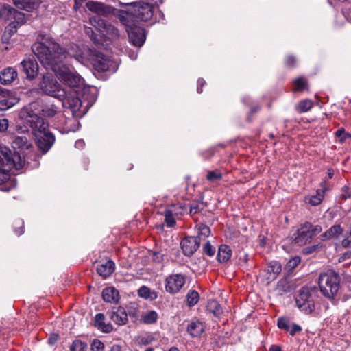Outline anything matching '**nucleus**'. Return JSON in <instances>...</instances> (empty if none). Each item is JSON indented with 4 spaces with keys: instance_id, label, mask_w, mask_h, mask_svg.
Instances as JSON below:
<instances>
[{
    "instance_id": "61",
    "label": "nucleus",
    "mask_w": 351,
    "mask_h": 351,
    "mask_svg": "<svg viewBox=\"0 0 351 351\" xmlns=\"http://www.w3.org/2000/svg\"><path fill=\"white\" fill-rule=\"evenodd\" d=\"M185 208V210L184 208L183 210L180 209V208H177V212H182V215L187 210V208L186 207L185 205H183Z\"/></svg>"
},
{
    "instance_id": "41",
    "label": "nucleus",
    "mask_w": 351,
    "mask_h": 351,
    "mask_svg": "<svg viewBox=\"0 0 351 351\" xmlns=\"http://www.w3.org/2000/svg\"><path fill=\"white\" fill-rule=\"evenodd\" d=\"M324 191H325V189H324V188L322 189H318L317 191L316 195H314L311 197V199L309 200V203L313 206L319 205L322 202V201L324 198Z\"/></svg>"
},
{
    "instance_id": "47",
    "label": "nucleus",
    "mask_w": 351,
    "mask_h": 351,
    "mask_svg": "<svg viewBox=\"0 0 351 351\" xmlns=\"http://www.w3.org/2000/svg\"><path fill=\"white\" fill-rule=\"evenodd\" d=\"M300 263V258L299 256H295L289 260V261L287 263L286 267L289 271H291L297 267Z\"/></svg>"
},
{
    "instance_id": "11",
    "label": "nucleus",
    "mask_w": 351,
    "mask_h": 351,
    "mask_svg": "<svg viewBox=\"0 0 351 351\" xmlns=\"http://www.w3.org/2000/svg\"><path fill=\"white\" fill-rule=\"evenodd\" d=\"M180 245L184 254L187 256H190L197 251L200 243L198 239L194 237H189L182 239Z\"/></svg>"
},
{
    "instance_id": "27",
    "label": "nucleus",
    "mask_w": 351,
    "mask_h": 351,
    "mask_svg": "<svg viewBox=\"0 0 351 351\" xmlns=\"http://www.w3.org/2000/svg\"><path fill=\"white\" fill-rule=\"evenodd\" d=\"M105 316L103 313H98L95 317V326L104 332H110L113 328L110 324H105Z\"/></svg>"
},
{
    "instance_id": "59",
    "label": "nucleus",
    "mask_w": 351,
    "mask_h": 351,
    "mask_svg": "<svg viewBox=\"0 0 351 351\" xmlns=\"http://www.w3.org/2000/svg\"><path fill=\"white\" fill-rule=\"evenodd\" d=\"M269 351H282L281 348L277 345H272L270 348Z\"/></svg>"
},
{
    "instance_id": "57",
    "label": "nucleus",
    "mask_w": 351,
    "mask_h": 351,
    "mask_svg": "<svg viewBox=\"0 0 351 351\" xmlns=\"http://www.w3.org/2000/svg\"><path fill=\"white\" fill-rule=\"evenodd\" d=\"M11 94V93L0 86V95L3 96V97H6L7 96H9Z\"/></svg>"
},
{
    "instance_id": "21",
    "label": "nucleus",
    "mask_w": 351,
    "mask_h": 351,
    "mask_svg": "<svg viewBox=\"0 0 351 351\" xmlns=\"http://www.w3.org/2000/svg\"><path fill=\"white\" fill-rule=\"evenodd\" d=\"M86 5L90 11L101 15L110 13L112 10L111 7L95 1H88L86 3Z\"/></svg>"
},
{
    "instance_id": "33",
    "label": "nucleus",
    "mask_w": 351,
    "mask_h": 351,
    "mask_svg": "<svg viewBox=\"0 0 351 351\" xmlns=\"http://www.w3.org/2000/svg\"><path fill=\"white\" fill-rule=\"evenodd\" d=\"M12 3L20 10L30 11L33 8V0H12Z\"/></svg>"
},
{
    "instance_id": "16",
    "label": "nucleus",
    "mask_w": 351,
    "mask_h": 351,
    "mask_svg": "<svg viewBox=\"0 0 351 351\" xmlns=\"http://www.w3.org/2000/svg\"><path fill=\"white\" fill-rule=\"evenodd\" d=\"M110 317L111 320L119 326L124 325L128 322V314L126 311L121 306L113 308L110 312Z\"/></svg>"
},
{
    "instance_id": "9",
    "label": "nucleus",
    "mask_w": 351,
    "mask_h": 351,
    "mask_svg": "<svg viewBox=\"0 0 351 351\" xmlns=\"http://www.w3.org/2000/svg\"><path fill=\"white\" fill-rule=\"evenodd\" d=\"M97 28L109 40H116L119 36L118 29L104 20L99 19L97 21Z\"/></svg>"
},
{
    "instance_id": "24",
    "label": "nucleus",
    "mask_w": 351,
    "mask_h": 351,
    "mask_svg": "<svg viewBox=\"0 0 351 351\" xmlns=\"http://www.w3.org/2000/svg\"><path fill=\"white\" fill-rule=\"evenodd\" d=\"M102 297L106 302L117 303L119 300V293L114 287H107L103 290Z\"/></svg>"
},
{
    "instance_id": "42",
    "label": "nucleus",
    "mask_w": 351,
    "mask_h": 351,
    "mask_svg": "<svg viewBox=\"0 0 351 351\" xmlns=\"http://www.w3.org/2000/svg\"><path fill=\"white\" fill-rule=\"evenodd\" d=\"M87 348V344L80 340H75L72 343L70 350L71 351H85Z\"/></svg>"
},
{
    "instance_id": "1",
    "label": "nucleus",
    "mask_w": 351,
    "mask_h": 351,
    "mask_svg": "<svg viewBox=\"0 0 351 351\" xmlns=\"http://www.w3.org/2000/svg\"><path fill=\"white\" fill-rule=\"evenodd\" d=\"M32 51L41 64L47 69H51L61 82L70 87L81 85L82 79L80 75L61 64L66 58L68 51L50 36L39 34L37 41L32 45Z\"/></svg>"
},
{
    "instance_id": "38",
    "label": "nucleus",
    "mask_w": 351,
    "mask_h": 351,
    "mask_svg": "<svg viewBox=\"0 0 351 351\" xmlns=\"http://www.w3.org/2000/svg\"><path fill=\"white\" fill-rule=\"evenodd\" d=\"M18 101L19 99L15 97H12L10 94L9 96H7L6 97H5V99L0 101V106H2L0 108L1 109L11 108L12 106L17 104Z\"/></svg>"
},
{
    "instance_id": "10",
    "label": "nucleus",
    "mask_w": 351,
    "mask_h": 351,
    "mask_svg": "<svg viewBox=\"0 0 351 351\" xmlns=\"http://www.w3.org/2000/svg\"><path fill=\"white\" fill-rule=\"evenodd\" d=\"M127 32L131 43L137 47H141L143 45L145 40V34L144 29L135 25L127 29Z\"/></svg>"
},
{
    "instance_id": "17",
    "label": "nucleus",
    "mask_w": 351,
    "mask_h": 351,
    "mask_svg": "<svg viewBox=\"0 0 351 351\" xmlns=\"http://www.w3.org/2000/svg\"><path fill=\"white\" fill-rule=\"evenodd\" d=\"M18 77L17 71L13 67H7L0 72V82L3 85L11 84Z\"/></svg>"
},
{
    "instance_id": "43",
    "label": "nucleus",
    "mask_w": 351,
    "mask_h": 351,
    "mask_svg": "<svg viewBox=\"0 0 351 351\" xmlns=\"http://www.w3.org/2000/svg\"><path fill=\"white\" fill-rule=\"evenodd\" d=\"M335 136L339 138L341 143H343L347 139L351 138V134L346 132L343 128L337 130L335 132Z\"/></svg>"
},
{
    "instance_id": "26",
    "label": "nucleus",
    "mask_w": 351,
    "mask_h": 351,
    "mask_svg": "<svg viewBox=\"0 0 351 351\" xmlns=\"http://www.w3.org/2000/svg\"><path fill=\"white\" fill-rule=\"evenodd\" d=\"M14 149H29L32 147V143L25 136H15L12 141Z\"/></svg>"
},
{
    "instance_id": "45",
    "label": "nucleus",
    "mask_w": 351,
    "mask_h": 351,
    "mask_svg": "<svg viewBox=\"0 0 351 351\" xmlns=\"http://www.w3.org/2000/svg\"><path fill=\"white\" fill-rule=\"evenodd\" d=\"M277 326L279 328L287 331L291 326L289 319L285 317H279L277 320Z\"/></svg>"
},
{
    "instance_id": "8",
    "label": "nucleus",
    "mask_w": 351,
    "mask_h": 351,
    "mask_svg": "<svg viewBox=\"0 0 351 351\" xmlns=\"http://www.w3.org/2000/svg\"><path fill=\"white\" fill-rule=\"evenodd\" d=\"M166 291L170 293H178L185 283V278L181 274L169 276L165 280Z\"/></svg>"
},
{
    "instance_id": "62",
    "label": "nucleus",
    "mask_w": 351,
    "mask_h": 351,
    "mask_svg": "<svg viewBox=\"0 0 351 351\" xmlns=\"http://www.w3.org/2000/svg\"><path fill=\"white\" fill-rule=\"evenodd\" d=\"M98 69L101 71H105L107 69V66L105 64H101V66H99Z\"/></svg>"
},
{
    "instance_id": "39",
    "label": "nucleus",
    "mask_w": 351,
    "mask_h": 351,
    "mask_svg": "<svg viewBox=\"0 0 351 351\" xmlns=\"http://www.w3.org/2000/svg\"><path fill=\"white\" fill-rule=\"evenodd\" d=\"M158 319V314L154 311H149L145 313L142 315V320L143 323L151 324L154 323Z\"/></svg>"
},
{
    "instance_id": "2",
    "label": "nucleus",
    "mask_w": 351,
    "mask_h": 351,
    "mask_svg": "<svg viewBox=\"0 0 351 351\" xmlns=\"http://www.w3.org/2000/svg\"><path fill=\"white\" fill-rule=\"evenodd\" d=\"M38 87L43 94L61 101L62 106L70 109L73 114L78 111L82 106V101L77 93L73 90H68L62 88L51 74L43 75Z\"/></svg>"
},
{
    "instance_id": "23",
    "label": "nucleus",
    "mask_w": 351,
    "mask_h": 351,
    "mask_svg": "<svg viewBox=\"0 0 351 351\" xmlns=\"http://www.w3.org/2000/svg\"><path fill=\"white\" fill-rule=\"evenodd\" d=\"M205 329V324L199 320L192 321L187 326V332L193 337H199Z\"/></svg>"
},
{
    "instance_id": "56",
    "label": "nucleus",
    "mask_w": 351,
    "mask_h": 351,
    "mask_svg": "<svg viewBox=\"0 0 351 351\" xmlns=\"http://www.w3.org/2000/svg\"><path fill=\"white\" fill-rule=\"evenodd\" d=\"M351 258V251L346 252L340 258L339 261H343L346 259Z\"/></svg>"
},
{
    "instance_id": "58",
    "label": "nucleus",
    "mask_w": 351,
    "mask_h": 351,
    "mask_svg": "<svg viewBox=\"0 0 351 351\" xmlns=\"http://www.w3.org/2000/svg\"><path fill=\"white\" fill-rule=\"evenodd\" d=\"M84 142L83 140H77L75 144V146L77 148H82L84 147Z\"/></svg>"
},
{
    "instance_id": "51",
    "label": "nucleus",
    "mask_w": 351,
    "mask_h": 351,
    "mask_svg": "<svg viewBox=\"0 0 351 351\" xmlns=\"http://www.w3.org/2000/svg\"><path fill=\"white\" fill-rule=\"evenodd\" d=\"M202 209H203L202 204H201L199 203L193 204L190 206V210H189L190 211V214L191 215H193L200 212Z\"/></svg>"
},
{
    "instance_id": "54",
    "label": "nucleus",
    "mask_w": 351,
    "mask_h": 351,
    "mask_svg": "<svg viewBox=\"0 0 351 351\" xmlns=\"http://www.w3.org/2000/svg\"><path fill=\"white\" fill-rule=\"evenodd\" d=\"M84 30L85 33L92 40H93L94 42L98 41L91 27H85Z\"/></svg>"
},
{
    "instance_id": "44",
    "label": "nucleus",
    "mask_w": 351,
    "mask_h": 351,
    "mask_svg": "<svg viewBox=\"0 0 351 351\" xmlns=\"http://www.w3.org/2000/svg\"><path fill=\"white\" fill-rule=\"evenodd\" d=\"M222 178V174L221 173L216 169L214 171H208V173L206 175V179L209 180L210 182H215L220 180Z\"/></svg>"
},
{
    "instance_id": "48",
    "label": "nucleus",
    "mask_w": 351,
    "mask_h": 351,
    "mask_svg": "<svg viewBox=\"0 0 351 351\" xmlns=\"http://www.w3.org/2000/svg\"><path fill=\"white\" fill-rule=\"evenodd\" d=\"M104 344L99 339H94L91 343V350L93 351H103Z\"/></svg>"
},
{
    "instance_id": "36",
    "label": "nucleus",
    "mask_w": 351,
    "mask_h": 351,
    "mask_svg": "<svg viewBox=\"0 0 351 351\" xmlns=\"http://www.w3.org/2000/svg\"><path fill=\"white\" fill-rule=\"evenodd\" d=\"M207 309L215 316H219L222 313L221 306L217 302V301L215 300L208 301L207 304Z\"/></svg>"
},
{
    "instance_id": "3",
    "label": "nucleus",
    "mask_w": 351,
    "mask_h": 351,
    "mask_svg": "<svg viewBox=\"0 0 351 351\" xmlns=\"http://www.w3.org/2000/svg\"><path fill=\"white\" fill-rule=\"evenodd\" d=\"M19 117L32 128L38 147L46 153L55 141L54 136L49 131L48 123L35 114L31 106L23 108L19 113Z\"/></svg>"
},
{
    "instance_id": "13",
    "label": "nucleus",
    "mask_w": 351,
    "mask_h": 351,
    "mask_svg": "<svg viewBox=\"0 0 351 351\" xmlns=\"http://www.w3.org/2000/svg\"><path fill=\"white\" fill-rule=\"evenodd\" d=\"M65 49L68 51L67 56H73L80 62L88 59L90 51L89 49L85 47L80 48L75 45H72L70 48Z\"/></svg>"
},
{
    "instance_id": "28",
    "label": "nucleus",
    "mask_w": 351,
    "mask_h": 351,
    "mask_svg": "<svg viewBox=\"0 0 351 351\" xmlns=\"http://www.w3.org/2000/svg\"><path fill=\"white\" fill-rule=\"evenodd\" d=\"M231 255L232 251L228 245H222L219 247L217 259L220 263L227 262L230 258Z\"/></svg>"
},
{
    "instance_id": "53",
    "label": "nucleus",
    "mask_w": 351,
    "mask_h": 351,
    "mask_svg": "<svg viewBox=\"0 0 351 351\" xmlns=\"http://www.w3.org/2000/svg\"><path fill=\"white\" fill-rule=\"evenodd\" d=\"M9 121L7 119H0V132H4L8 130Z\"/></svg>"
},
{
    "instance_id": "6",
    "label": "nucleus",
    "mask_w": 351,
    "mask_h": 351,
    "mask_svg": "<svg viewBox=\"0 0 351 351\" xmlns=\"http://www.w3.org/2000/svg\"><path fill=\"white\" fill-rule=\"evenodd\" d=\"M296 305L305 314L311 313L315 308L312 299L311 290L308 287H302L296 298Z\"/></svg>"
},
{
    "instance_id": "32",
    "label": "nucleus",
    "mask_w": 351,
    "mask_h": 351,
    "mask_svg": "<svg viewBox=\"0 0 351 351\" xmlns=\"http://www.w3.org/2000/svg\"><path fill=\"white\" fill-rule=\"evenodd\" d=\"M10 155V149L6 146H0V168L8 167V157Z\"/></svg>"
},
{
    "instance_id": "64",
    "label": "nucleus",
    "mask_w": 351,
    "mask_h": 351,
    "mask_svg": "<svg viewBox=\"0 0 351 351\" xmlns=\"http://www.w3.org/2000/svg\"><path fill=\"white\" fill-rule=\"evenodd\" d=\"M169 351H179L177 348H171L169 350Z\"/></svg>"
},
{
    "instance_id": "18",
    "label": "nucleus",
    "mask_w": 351,
    "mask_h": 351,
    "mask_svg": "<svg viewBox=\"0 0 351 351\" xmlns=\"http://www.w3.org/2000/svg\"><path fill=\"white\" fill-rule=\"evenodd\" d=\"M97 274L103 278L110 276L114 270V263L113 261L108 260L99 262L96 268Z\"/></svg>"
},
{
    "instance_id": "55",
    "label": "nucleus",
    "mask_w": 351,
    "mask_h": 351,
    "mask_svg": "<svg viewBox=\"0 0 351 351\" xmlns=\"http://www.w3.org/2000/svg\"><path fill=\"white\" fill-rule=\"evenodd\" d=\"M295 63L296 60L294 57L290 56L286 58L285 64L287 66L293 67L295 66Z\"/></svg>"
},
{
    "instance_id": "30",
    "label": "nucleus",
    "mask_w": 351,
    "mask_h": 351,
    "mask_svg": "<svg viewBox=\"0 0 351 351\" xmlns=\"http://www.w3.org/2000/svg\"><path fill=\"white\" fill-rule=\"evenodd\" d=\"M18 27L14 23H9L5 28V31L1 36L3 43H8L11 37L17 32Z\"/></svg>"
},
{
    "instance_id": "63",
    "label": "nucleus",
    "mask_w": 351,
    "mask_h": 351,
    "mask_svg": "<svg viewBox=\"0 0 351 351\" xmlns=\"http://www.w3.org/2000/svg\"><path fill=\"white\" fill-rule=\"evenodd\" d=\"M56 340V338H54V339H53V338H52V337H50V338H49V342H50L51 343H53Z\"/></svg>"
},
{
    "instance_id": "60",
    "label": "nucleus",
    "mask_w": 351,
    "mask_h": 351,
    "mask_svg": "<svg viewBox=\"0 0 351 351\" xmlns=\"http://www.w3.org/2000/svg\"><path fill=\"white\" fill-rule=\"evenodd\" d=\"M110 351H121V347L119 345H113Z\"/></svg>"
},
{
    "instance_id": "52",
    "label": "nucleus",
    "mask_w": 351,
    "mask_h": 351,
    "mask_svg": "<svg viewBox=\"0 0 351 351\" xmlns=\"http://www.w3.org/2000/svg\"><path fill=\"white\" fill-rule=\"evenodd\" d=\"M302 330V327L296 324H293L291 326H289V330H287V332H289V334L291 336L295 335L296 333L300 332Z\"/></svg>"
},
{
    "instance_id": "40",
    "label": "nucleus",
    "mask_w": 351,
    "mask_h": 351,
    "mask_svg": "<svg viewBox=\"0 0 351 351\" xmlns=\"http://www.w3.org/2000/svg\"><path fill=\"white\" fill-rule=\"evenodd\" d=\"M199 299V293L196 291H190L186 295L187 304L189 306L195 305Z\"/></svg>"
},
{
    "instance_id": "5",
    "label": "nucleus",
    "mask_w": 351,
    "mask_h": 351,
    "mask_svg": "<svg viewBox=\"0 0 351 351\" xmlns=\"http://www.w3.org/2000/svg\"><path fill=\"white\" fill-rule=\"evenodd\" d=\"M322 230V228L320 226L305 222L300 225L297 231L293 234L291 239L298 245H304L310 243L312 239L319 234Z\"/></svg>"
},
{
    "instance_id": "25",
    "label": "nucleus",
    "mask_w": 351,
    "mask_h": 351,
    "mask_svg": "<svg viewBox=\"0 0 351 351\" xmlns=\"http://www.w3.org/2000/svg\"><path fill=\"white\" fill-rule=\"evenodd\" d=\"M264 271L267 274V280H274L276 278L278 274L280 273L281 265L277 261H271Z\"/></svg>"
},
{
    "instance_id": "34",
    "label": "nucleus",
    "mask_w": 351,
    "mask_h": 351,
    "mask_svg": "<svg viewBox=\"0 0 351 351\" xmlns=\"http://www.w3.org/2000/svg\"><path fill=\"white\" fill-rule=\"evenodd\" d=\"M210 234V230L207 226L204 224H199L197 226V236L194 237L198 239L199 243H200L201 241L205 240Z\"/></svg>"
},
{
    "instance_id": "31",
    "label": "nucleus",
    "mask_w": 351,
    "mask_h": 351,
    "mask_svg": "<svg viewBox=\"0 0 351 351\" xmlns=\"http://www.w3.org/2000/svg\"><path fill=\"white\" fill-rule=\"evenodd\" d=\"M313 106V101L306 99L301 100L295 106V110L298 113H304L309 111Z\"/></svg>"
},
{
    "instance_id": "49",
    "label": "nucleus",
    "mask_w": 351,
    "mask_h": 351,
    "mask_svg": "<svg viewBox=\"0 0 351 351\" xmlns=\"http://www.w3.org/2000/svg\"><path fill=\"white\" fill-rule=\"evenodd\" d=\"M341 246L344 248L351 247V230L346 233L345 237L341 241Z\"/></svg>"
},
{
    "instance_id": "37",
    "label": "nucleus",
    "mask_w": 351,
    "mask_h": 351,
    "mask_svg": "<svg viewBox=\"0 0 351 351\" xmlns=\"http://www.w3.org/2000/svg\"><path fill=\"white\" fill-rule=\"evenodd\" d=\"M294 88L293 91L302 92L308 89V83L302 77H298L293 81Z\"/></svg>"
},
{
    "instance_id": "46",
    "label": "nucleus",
    "mask_w": 351,
    "mask_h": 351,
    "mask_svg": "<svg viewBox=\"0 0 351 351\" xmlns=\"http://www.w3.org/2000/svg\"><path fill=\"white\" fill-rule=\"evenodd\" d=\"M43 114L47 117H53L57 112V108L53 106H46L43 110Z\"/></svg>"
},
{
    "instance_id": "19",
    "label": "nucleus",
    "mask_w": 351,
    "mask_h": 351,
    "mask_svg": "<svg viewBox=\"0 0 351 351\" xmlns=\"http://www.w3.org/2000/svg\"><path fill=\"white\" fill-rule=\"evenodd\" d=\"M25 165V159L19 153L16 152H12L10 150V155L8 160V168H14L16 170H20L23 168Z\"/></svg>"
},
{
    "instance_id": "35",
    "label": "nucleus",
    "mask_w": 351,
    "mask_h": 351,
    "mask_svg": "<svg viewBox=\"0 0 351 351\" xmlns=\"http://www.w3.org/2000/svg\"><path fill=\"white\" fill-rule=\"evenodd\" d=\"M138 295L140 297L151 300H155L157 295L154 291H152L149 288L143 286L138 289Z\"/></svg>"
},
{
    "instance_id": "20",
    "label": "nucleus",
    "mask_w": 351,
    "mask_h": 351,
    "mask_svg": "<svg viewBox=\"0 0 351 351\" xmlns=\"http://www.w3.org/2000/svg\"><path fill=\"white\" fill-rule=\"evenodd\" d=\"M5 184L2 188L4 191H9L11 189L16 186L14 180H10L9 171L5 168H0V185Z\"/></svg>"
},
{
    "instance_id": "12",
    "label": "nucleus",
    "mask_w": 351,
    "mask_h": 351,
    "mask_svg": "<svg viewBox=\"0 0 351 351\" xmlns=\"http://www.w3.org/2000/svg\"><path fill=\"white\" fill-rule=\"evenodd\" d=\"M21 65L27 79L32 80L37 75L38 65L35 60L30 58L24 60L21 62Z\"/></svg>"
},
{
    "instance_id": "50",
    "label": "nucleus",
    "mask_w": 351,
    "mask_h": 351,
    "mask_svg": "<svg viewBox=\"0 0 351 351\" xmlns=\"http://www.w3.org/2000/svg\"><path fill=\"white\" fill-rule=\"evenodd\" d=\"M203 250L204 253L208 255L209 256H213L215 252V249L210 245L209 242H206L204 245Z\"/></svg>"
},
{
    "instance_id": "22",
    "label": "nucleus",
    "mask_w": 351,
    "mask_h": 351,
    "mask_svg": "<svg viewBox=\"0 0 351 351\" xmlns=\"http://www.w3.org/2000/svg\"><path fill=\"white\" fill-rule=\"evenodd\" d=\"M117 16L120 22L126 27V29L136 25V19L132 14V9L130 12L119 10Z\"/></svg>"
},
{
    "instance_id": "7",
    "label": "nucleus",
    "mask_w": 351,
    "mask_h": 351,
    "mask_svg": "<svg viewBox=\"0 0 351 351\" xmlns=\"http://www.w3.org/2000/svg\"><path fill=\"white\" fill-rule=\"evenodd\" d=\"M136 20L147 21L153 16V6L150 3L136 2L130 3Z\"/></svg>"
},
{
    "instance_id": "15",
    "label": "nucleus",
    "mask_w": 351,
    "mask_h": 351,
    "mask_svg": "<svg viewBox=\"0 0 351 351\" xmlns=\"http://www.w3.org/2000/svg\"><path fill=\"white\" fill-rule=\"evenodd\" d=\"M177 208L183 210L185 209L184 206L181 204H176L170 206L165 210V221L168 227H172L175 225L176 221L173 215H182V212H177Z\"/></svg>"
},
{
    "instance_id": "4",
    "label": "nucleus",
    "mask_w": 351,
    "mask_h": 351,
    "mask_svg": "<svg viewBox=\"0 0 351 351\" xmlns=\"http://www.w3.org/2000/svg\"><path fill=\"white\" fill-rule=\"evenodd\" d=\"M340 276L334 270H327L319 274L318 285L321 293L329 299L334 298L340 287Z\"/></svg>"
},
{
    "instance_id": "14",
    "label": "nucleus",
    "mask_w": 351,
    "mask_h": 351,
    "mask_svg": "<svg viewBox=\"0 0 351 351\" xmlns=\"http://www.w3.org/2000/svg\"><path fill=\"white\" fill-rule=\"evenodd\" d=\"M5 10L8 12V19L10 21L9 23H14L15 26L19 27L25 23V16L23 13L10 6L5 7Z\"/></svg>"
},
{
    "instance_id": "29",
    "label": "nucleus",
    "mask_w": 351,
    "mask_h": 351,
    "mask_svg": "<svg viewBox=\"0 0 351 351\" xmlns=\"http://www.w3.org/2000/svg\"><path fill=\"white\" fill-rule=\"evenodd\" d=\"M343 232V228L339 224L334 225L330 227L327 231H326L322 235L323 240H328L336 236L341 234Z\"/></svg>"
}]
</instances>
